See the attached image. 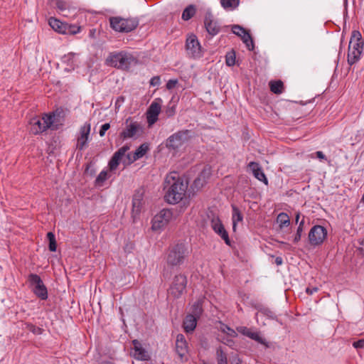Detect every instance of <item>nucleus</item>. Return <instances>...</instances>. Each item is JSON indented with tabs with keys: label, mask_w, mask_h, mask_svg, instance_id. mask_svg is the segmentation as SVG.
<instances>
[{
	"label": "nucleus",
	"mask_w": 364,
	"mask_h": 364,
	"mask_svg": "<svg viewBox=\"0 0 364 364\" xmlns=\"http://www.w3.org/2000/svg\"><path fill=\"white\" fill-rule=\"evenodd\" d=\"M165 200L170 204L179 203L186 196L188 183L180 178L176 171L170 173L165 178Z\"/></svg>",
	"instance_id": "obj_1"
},
{
	"label": "nucleus",
	"mask_w": 364,
	"mask_h": 364,
	"mask_svg": "<svg viewBox=\"0 0 364 364\" xmlns=\"http://www.w3.org/2000/svg\"><path fill=\"white\" fill-rule=\"evenodd\" d=\"M364 42L359 31L354 30L351 33L348 46L347 60L350 65L356 63L360 58L363 50Z\"/></svg>",
	"instance_id": "obj_2"
},
{
	"label": "nucleus",
	"mask_w": 364,
	"mask_h": 364,
	"mask_svg": "<svg viewBox=\"0 0 364 364\" xmlns=\"http://www.w3.org/2000/svg\"><path fill=\"white\" fill-rule=\"evenodd\" d=\"M107 60L112 67L127 70L131 65L136 61L134 55L126 51L114 52L109 53Z\"/></svg>",
	"instance_id": "obj_3"
},
{
	"label": "nucleus",
	"mask_w": 364,
	"mask_h": 364,
	"mask_svg": "<svg viewBox=\"0 0 364 364\" xmlns=\"http://www.w3.org/2000/svg\"><path fill=\"white\" fill-rule=\"evenodd\" d=\"M188 252L186 245L178 243L169 248L167 257V265L171 267H179L187 257Z\"/></svg>",
	"instance_id": "obj_4"
},
{
	"label": "nucleus",
	"mask_w": 364,
	"mask_h": 364,
	"mask_svg": "<svg viewBox=\"0 0 364 364\" xmlns=\"http://www.w3.org/2000/svg\"><path fill=\"white\" fill-rule=\"evenodd\" d=\"M110 27L115 31L119 33H129L134 31L139 25V20L136 18H122L120 16H112L109 18Z\"/></svg>",
	"instance_id": "obj_5"
},
{
	"label": "nucleus",
	"mask_w": 364,
	"mask_h": 364,
	"mask_svg": "<svg viewBox=\"0 0 364 364\" xmlns=\"http://www.w3.org/2000/svg\"><path fill=\"white\" fill-rule=\"evenodd\" d=\"M54 114H45L42 118L38 117L31 119L29 122L30 132L34 135L39 134L51 127L54 122Z\"/></svg>",
	"instance_id": "obj_6"
},
{
	"label": "nucleus",
	"mask_w": 364,
	"mask_h": 364,
	"mask_svg": "<svg viewBox=\"0 0 364 364\" xmlns=\"http://www.w3.org/2000/svg\"><path fill=\"white\" fill-rule=\"evenodd\" d=\"M187 282L185 274L181 273L176 274L167 290L168 294L173 299L180 298L186 290Z\"/></svg>",
	"instance_id": "obj_7"
},
{
	"label": "nucleus",
	"mask_w": 364,
	"mask_h": 364,
	"mask_svg": "<svg viewBox=\"0 0 364 364\" xmlns=\"http://www.w3.org/2000/svg\"><path fill=\"white\" fill-rule=\"evenodd\" d=\"M28 282L32 287L33 294L41 300L48 299V290L41 278L36 274L31 273L28 277Z\"/></svg>",
	"instance_id": "obj_8"
},
{
	"label": "nucleus",
	"mask_w": 364,
	"mask_h": 364,
	"mask_svg": "<svg viewBox=\"0 0 364 364\" xmlns=\"http://www.w3.org/2000/svg\"><path fill=\"white\" fill-rule=\"evenodd\" d=\"M189 130L178 131L171 135L167 139L166 146L169 149L176 150L188 141Z\"/></svg>",
	"instance_id": "obj_9"
},
{
	"label": "nucleus",
	"mask_w": 364,
	"mask_h": 364,
	"mask_svg": "<svg viewBox=\"0 0 364 364\" xmlns=\"http://www.w3.org/2000/svg\"><path fill=\"white\" fill-rule=\"evenodd\" d=\"M186 50L188 55L192 58H200L203 55L202 48L196 35H188L186 41Z\"/></svg>",
	"instance_id": "obj_10"
},
{
	"label": "nucleus",
	"mask_w": 364,
	"mask_h": 364,
	"mask_svg": "<svg viewBox=\"0 0 364 364\" xmlns=\"http://www.w3.org/2000/svg\"><path fill=\"white\" fill-rule=\"evenodd\" d=\"M173 218V212L170 209H162L152 219L151 228L153 230H161L164 229Z\"/></svg>",
	"instance_id": "obj_11"
},
{
	"label": "nucleus",
	"mask_w": 364,
	"mask_h": 364,
	"mask_svg": "<svg viewBox=\"0 0 364 364\" xmlns=\"http://www.w3.org/2000/svg\"><path fill=\"white\" fill-rule=\"evenodd\" d=\"M327 237V230L321 225L313 226L309 232V241L312 246H318L323 244Z\"/></svg>",
	"instance_id": "obj_12"
},
{
	"label": "nucleus",
	"mask_w": 364,
	"mask_h": 364,
	"mask_svg": "<svg viewBox=\"0 0 364 364\" xmlns=\"http://www.w3.org/2000/svg\"><path fill=\"white\" fill-rule=\"evenodd\" d=\"M131 117L126 121V127L121 132L120 136L124 139L139 136L143 132V127L138 122H131Z\"/></svg>",
	"instance_id": "obj_13"
},
{
	"label": "nucleus",
	"mask_w": 364,
	"mask_h": 364,
	"mask_svg": "<svg viewBox=\"0 0 364 364\" xmlns=\"http://www.w3.org/2000/svg\"><path fill=\"white\" fill-rule=\"evenodd\" d=\"M232 31L234 34L241 38L242 42L245 44L249 50H253L255 44L250 33L243 27L239 25H233Z\"/></svg>",
	"instance_id": "obj_14"
},
{
	"label": "nucleus",
	"mask_w": 364,
	"mask_h": 364,
	"mask_svg": "<svg viewBox=\"0 0 364 364\" xmlns=\"http://www.w3.org/2000/svg\"><path fill=\"white\" fill-rule=\"evenodd\" d=\"M90 123L86 122L80 127V134L77 139L76 149L82 151L87 146L90 132Z\"/></svg>",
	"instance_id": "obj_15"
},
{
	"label": "nucleus",
	"mask_w": 364,
	"mask_h": 364,
	"mask_svg": "<svg viewBox=\"0 0 364 364\" xmlns=\"http://www.w3.org/2000/svg\"><path fill=\"white\" fill-rule=\"evenodd\" d=\"M159 102H161V100L160 98H156L151 102L146 111V119L149 126L153 125L158 120V117L161 109Z\"/></svg>",
	"instance_id": "obj_16"
},
{
	"label": "nucleus",
	"mask_w": 364,
	"mask_h": 364,
	"mask_svg": "<svg viewBox=\"0 0 364 364\" xmlns=\"http://www.w3.org/2000/svg\"><path fill=\"white\" fill-rule=\"evenodd\" d=\"M211 227L215 232L220 235L223 240H224L226 245H230L228 233L225 229L224 225L218 217H214L211 220Z\"/></svg>",
	"instance_id": "obj_17"
},
{
	"label": "nucleus",
	"mask_w": 364,
	"mask_h": 364,
	"mask_svg": "<svg viewBox=\"0 0 364 364\" xmlns=\"http://www.w3.org/2000/svg\"><path fill=\"white\" fill-rule=\"evenodd\" d=\"M204 24L207 32L212 36L217 35L220 31V26L218 22L214 20L213 16L210 12L206 13Z\"/></svg>",
	"instance_id": "obj_18"
},
{
	"label": "nucleus",
	"mask_w": 364,
	"mask_h": 364,
	"mask_svg": "<svg viewBox=\"0 0 364 364\" xmlns=\"http://www.w3.org/2000/svg\"><path fill=\"white\" fill-rule=\"evenodd\" d=\"M133 357L138 360H149L150 355L148 351L142 346L141 343L136 339L132 341Z\"/></svg>",
	"instance_id": "obj_19"
},
{
	"label": "nucleus",
	"mask_w": 364,
	"mask_h": 364,
	"mask_svg": "<svg viewBox=\"0 0 364 364\" xmlns=\"http://www.w3.org/2000/svg\"><path fill=\"white\" fill-rule=\"evenodd\" d=\"M129 149V146H123L119 149L112 156L109 161V168L111 171L116 170L118 167L122 158L124 156L125 153Z\"/></svg>",
	"instance_id": "obj_20"
},
{
	"label": "nucleus",
	"mask_w": 364,
	"mask_h": 364,
	"mask_svg": "<svg viewBox=\"0 0 364 364\" xmlns=\"http://www.w3.org/2000/svg\"><path fill=\"white\" fill-rule=\"evenodd\" d=\"M188 343L183 334H178L176 336V352L179 356L181 360L188 353Z\"/></svg>",
	"instance_id": "obj_21"
},
{
	"label": "nucleus",
	"mask_w": 364,
	"mask_h": 364,
	"mask_svg": "<svg viewBox=\"0 0 364 364\" xmlns=\"http://www.w3.org/2000/svg\"><path fill=\"white\" fill-rule=\"evenodd\" d=\"M247 166L257 180L263 182L265 185L268 184V180L259 163L251 161Z\"/></svg>",
	"instance_id": "obj_22"
},
{
	"label": "nucleus",
	"mask_w": 364,
	"mask_h": 364,
	"mask_svg": "<svg viewBox=\"0 0 364 364\" xmlns=\"http://www.w3.org/2000/svg\"><path fill=\"white\" fill-rule=\"evenodd\" d=\"M144 192L142 190H136L132 198V214L134 216L139 215L143 205Z\"/></svg>",
	"instance_id": "obj_23"
},
{
	"label": "nucleus",
	"mask_w": 364,
	"mask_h": 364,
	"mask_svg": "<svg viewBox=\"0 0 364 364\" xmlns=\"http://www.w3.org/2000/svg\"><path fill=\"white\" fill-rule=\"evenodd\" d=\"M198 318L193 314H188L183 323V327L186 333H191L193 332L197 325Z\"/></svg>",
	"instance_id": "obj_24"
},
{
	"label": "nucleus",
	"mask_w": 364,
	"mask_h": 364,
	"mask_svg": "<svg viewBox=\"0 0 364 364\" xmlns=\"http://www.w3.org/2000/svg\"><path fill=\"white\" fill-rule=\"evenodd\" d=\"M210 176V168H204L195 179L193 184L196 187H203L206 183V180Z\"/></svg>",
	"instance_id": "obj_25"
},
{
	"label": "nucleus",
	"mask_w": 364,
	"mask_h": 364,
	"mask_svg": "<svg viewBox=\"0 0 364 364\" xmlns=\"http://www.w3.org/2000/svg\"><path fill=\"white\" fill-rule=\"evenodd\" d=\"M50 26L56 32L64 34L66 23L62 22L55 18H50L48 20Z\"/></svg>",
	"instance_id": "obj_26"
},
{
	"label": "nucleus",
	"mask_w": 364,
	"mask_h": 364,
	"mask_svg": "<svg viewBox=\"0 0 364 364\" xmlns=\"http://www.w3.org/2000/svg\"><path fill=\"white\" fill-rule=\"evenodd\" d=\"M232 228L235 230L237 223L239 222H242L243 220V215L240 210V209L235 205H232Z\"/></svg>",
	"instance_id": "obj_27"
},
{
	"label": "nucleus",
	"mask_w": 364,
	"mask_h": 364,
	"mask_svg": "<svg viewBox=\"0 0 364 364\" xmlns=\"http://www.w3.org/2000/svg\"><path fill=\"white\" fill-rule=\"evenodd\" d=\"M277 222L279 223L280 229L284 227H288L290 225V219L287 213H280L277 218Z\"/></svg>",
	"instance_id": "obj_28"
},
{
	"label": "nucleus",
	"mask_w": 364,
	"mask_h": 364,
	"mask_svg": "<svg viewBox=\"0 0 364 364\" xmlns=\"http://www.w3.org/2000/svg\"><path fill=\"white\" fill-rule=\"evenodd\" d=\"M270 90L274 94H281L284 90V83L281 80L270 81Z\"/></svg>",
	"instance_id": "obj_29"
},
{
	"label": "nucleus",
	"mask_w": 364,
	"mask_h": 364,
	"mask_svg": "<svg viewBox=\"0 0 364 364\" xmlns=\"http://www.w3.org/2000/svg\"><path fill=\"white\" fill-rule=\"evenodd\" d=\"M240 4V0H220L222 7L225 10H234Z\"/></svg>",
	"instance_id": "obj_30"
},
{
	"label": "nucleus",
	"mask_w": 364,
	"mask_h": 364,
	"mask_svg": "<svg viewBox=\"0 0 364 364\" xmlns=\"http://www.w3.org/2000/svg\"><path fill=\"white\" fill-rule=\"evenodd\" d=\"M196 14V9L193 5H189L187 6L182 13V19L188 21L191 19Z\"/></svg>",
	"instance_id": "obj_31"
},
{
	"label": "nucleus",
	"mask_w": 364,
	"mask_h": 364,
	"mask_svg": "<svg viewBox=\"0 0 364 364\" xmlns=\"http://www.w3.org/2000/svg\"><path fill=\"white\" fill-rule=\"evenodd\" d=\"M81 30V26L75 24H69L66 23L65 30H64V34L66 35H75L78 33Z\"/></svg>",
	"instance_id": "obj_32"
},
{
	"label": "nucleus",
	"mask_w": 364,
	"mask_h": 364,
	"mask_svg": "<svg viewBox=\"0 0 364 364\" xmlns=\"http://www.w3.org/2000/svg\"><path fill=\"white\" fill-rule=\"evenodd\" d=\"M216 355L218 364H228L227 355L221 347L217 348Z\"/></svg>",
	"instance_id": "obj_33"
},
{
	"label": "nucleus",
	"mask_w": 364,
	"mask_h": 364,
	"mask_svg": "<svg viewBox=\"0 0 364 364\" xmlns=\"http://www.w3.org/2000/svg\"><path fill=\"white\" fill-rule=\"evenodd\" d=\"M47 238L49 241V250L50 252H55L57 249V242L55 235L52 232H48L47 233Z\"/></svg>",
	"instance_id": "obj_34"
},
{
	"label": "nucleus",
	"mask_w": 364,
	"mask_h": 364,
	"mask_svg": "<svg viewBox=\"0 0 364 364\" xmlns=\"http://www.w3.org/2000/svg\"><path fill=\"white\" fill-rule=\"evenodd\" d=\"M304 220L303 219L301 222H299V226L296 230V232L294 235L293 242L294 243H297L299 241H300L302 235V232L304 231Z\"/></svg>",
	"instance_id": "obj_35"
},
{
	"label": "nucleus",
	"mask_w": 364,
	"mask_h": 364,
	"mask_svg": "<svg viewBox=\"0 0 364 364\" xmlns=\"http://www.w3.org/2000/svg\"><path fill=\"white\" fill-rule=\"evenodd\" d=\"M220 331L232 338L237 337V336L236 331L234 329L225 323L221 324Z\"/></svg>",
	"instance_id": "obj_36"
},
{
	"label": "nucleus",
	"mask_w": 364,
	"mask_h": 364,
	"mask_svg": "<svg viewBox=\"0 0 364 364\" xmlns=\"http://www.w3.org/2000/svg\"><path fill=\"white\" fill-rule=\"evenodd\" d=\"M249 338L258 342L259 343L268 346L265 339L260 336V333L258 331H252Z\"/></svg>",
	"instance_id": "obj_37"
},
{
	"label": "nucleus",
	"mask_w": 364,
	"mask_h": 364,
	"mask_svg": "<svg viewBox=\"0 0 364 364\" xmlns=\"http://www.w3.org/2000/svg\"><path fill=\"white\" fill-rule=\"evenodd\" d=\"M107 178V172L106 171H102L97 176L95 183V186H101Z\"/></svg>",
	"instance_id": "obj_38"
},
{
	"label": "nucleus",
	"mask_w": 364,
	"mask_h": 364,
	"mask_svg": "<svg viewBox=\"0 0 364 364\" xmlns=\"http://www.w3.org/2000/svg\"><path fill=\"white\" fill-rule=\"evenodd\" d=\"M202 313L203 308L200 303L198 301L195 303L192 306V313L191 314H193V316H196V318H199Z\"/></svg>",
	"instance_id": "obj_39"
},
{
	"label": "nucleus",
	"mask_w": 364,
	"mask_h": 364,
	"mask_svg": "<svg viewBox=\"0 0 364 364\" xmlns=\"http://www.w3.org/2000/svg\"><path fill=\"white\" fill-rule=\"evenodd\" d=\"M26 328L36 335H41L43 333V329L35 326L33 323H26Z\"/></svg>",
	"instance_id": "obj_40"
},
{
	"label": "nucleus",
	"mask_w": 364,
	"mask_h": 364,
	"mask_svg": "<svg viewBox=\"0 0 364 364\" xmlns=\"http://www.w3.org/2000/svg\"><path fill=\"white\" fill-rule=\"evenodd\" d=\"M259 312L263 314L264 316H267L271 319H277V316L269 308L263 307L259 310Z\"/></svg>",
	"instance_id": "obj_41"
},
{
	"label": "nucleus",
	"mask_w": 364,
	"mask_h": 364,
	"mask_svg": "<svg viewBox=\"0 0 364 364\" xmlns=\"http://www.w3.org/2000/svg\"><path fill=\"white\" fill-rule=\"evenodd\" d=\"M225 63L228 66H233L235 64V53L234 51L226 55Z\"/></svg>",
	"instance_id": "obj_42"
},
{
	"label": "nucleus",
	"mask_w": 364,
	"mask_h": 364,
	"mask_svg": "<svg viewBox=\"0 0 364 364\" xmlns=\"http://www.w3.org/2000/svg\"><path fill=\"white\" fill-rule=\"evenodd\" d=\"M53 2L56 8L63 11L68 9V5L63 0H53Z\"/></svg>",
	"instance_id": "obj_43"
},
{
	"label": "nucleus",
	"mask_w": 364,
	"mask_h": 364,
	"mask_svg": "<svg viewBox=\"0 0 364 364\" xmlns=\"http://www.w3.org/2000/svg\"><path fill=\"white\" fill-rule=\"evenodd\" d=\"M149 145L147 144H142L136 149V151H137L139 156L142 158L149 151Z\"/></svg>",
	"instance_id": "obj_44"
},
{
	"label": "nucleus",
	"mask_w": 364,
	"mask_h": 364,
	"mask_svg": "<svg viewBox=\"0 0 364 364\" xmlns=\"http://www.w3.org/2000/svg\"><path fill=\"white\" fill-rule=\"evenodd\" d=\"M237 331L241 334L246 336L247 337H250L251 332L252 331L251 328H247L246 326H239L237 328Z\"/></svg>",
	"instance_id": "obj_45"
},
{
	"label": "nucleus",
	"mask_w": 364,
	"mask_h": 364,
	"mask_svg": "<svg viewBox=\"0 0 364 364\" xmlns=\"http://www.w3.org/2000/svg\"><path fill=\"white\" fill-rule=\"evenodd\" d=\"M149 83H150L151 86H154V87L159 85L161 83L160 76H159V75L154 76L153 77L151 78Z\"/></svg>",
	"instance_id": "obj_46"
},
{
	"label": "nucleus",
	"mask_w": 364,
	"mask_h": 364,
	"mask_svg": "<svg viewBox=\"0 0 364 364\" xmlns=\"http://www.w3.org/2000/svg\"><path fill=\"white\" fill-rule=\"evenodd\" d=\"M177 84H178L177 79H171L167 82L166 87L168 90H172L173 88H174L176 87V85Z\"/></svg>",
	"instance_id": "obj_47"
},
{
	"label": "nucleus",
	"mask_w": 364,
	"mask_h": 364,
	"mask_svg": "<svg viewBox=\"0 0 364 364\" xmlns=\"http://www.w3.org/2000/svg\"><path fill=\"white\" fill-rule=\"evenodd\" d=\"M110 128L109 123H105L102 124L100 127L99 134L100 136H103L105 134V132Z\"/></svg>",
	"instance_id": "obj_48"
},
{
	"label": "nucleus",
	"mask_w": 364,
	"mask_h": 364,
	"mask_svg": "<svg viewBox=\"0 0 364 364\" xmlns=\"http://www.w3.org/2000/svg\"><path fill=\"white\" fill-rule=\"evenodd\" d=\"M75 58V54L74 53H69L67 55L64 56L65 61H71V66H74L75 64L74 63V58Z\"/></svg>",
	"instance_id": "obj_49"
},
{
	"label": "nucleus",
	"mask_w": 364,
	"mask_h": 364,
	"mask_svg": "<svg viewBox=\"0 0 364 364\" xmlns=\"http://www.w3.org/2000/svg\"><path fill=\"white\" fill-rule=\"evenodd\" d=\"M353 346L355 348H364V339L353 342Z\"/></svg>",
	"instance_id": "obj_50"
},
{
	"label": "nucleus",
	"mask_w": 364,
	"mask_h": 364,
	"mask_svg": "<svg viewBox=\"0 0 364 364\" xmlns=\"http://www.w3.org/2000/svg\"><path fill=\"white\" fill-rule=\"evenodd\" d=\"M176 109L174 106L168 107L166 110V115L170 117L175 114Z\"/></svg>",
	"instance_id": "obj_51"
},
{
	"label": "nucleus",
	"mask_w": 364,
	"mask_h": 364,
	"mask_svg": "<svg viewBox=\"0 0 364 364\" xmlns=\"http://www.w3.org/2000/svg\"><path fill=\"white\" fill-rule=\"evenodd\" d=\"M127 156L132 163L141 158V156H139V153L136 151L134 152L132 158L129 157V155H128Z\"/></svg>",
	"instance_id": "obj_52"
},
{
	"label": "nucleus",
	"mask_w": 364,
	"mask_h": 364,
	"mask_svg": "<svg viewBox=\"0 0 364 364\" xmlns=\"http://www.w3.org/2000/svg\"><path fill=\"white\" fill-rule=\"evenodd\" d=\"M318 290V287H307L306 289V292L309 294L312 295L314 293L316 292Z\"/></svg>",
	"instance_id": "obj_53"
},
{
	"label": "nucleus",
	"mask_w": 364,
	"mask_h": 364,
	"mask_svg": "<svg viewBox=\"0 0 364 364\" xmlns=\"http://www.w3.org/2000/svg\"><path fill=\"white\" fill-rule=\"evenodd\" d=\"M90 167H91V163H90L89 164L87 165V167L85 169V173H90V176H93L95 173V171L93 168L90 169Z\"/></svg>",
	"instance_id": "obj_54"
},
{
	"label": "nucleus",
	"mask_w": 364,
	"mask_h": 364,
	"mask_svg": "<svg viewBox=\"0 0 364 364\" xmlns=\"http://www.w3.org/2000/svg\"><path fill=\"white\" fill-rule=\"evenodd\" d=\"M316 155L321 160H326V157L325 154L321 151H316Z\"/></svg>",
	"instance_id": "obj_55"
},
{
	"label": "nucleus",
	"mask_w": 364,
	"mask_h": 364,
	"mask_svg": "<svg viewBox=\"0 0 364 364\" xmlns=\"http://www.w3.org/2000/svg\"><path fill=\"white\" fill-rule=\"evenodd\" d=\"M231 364H242V360L240 359L238 356H236L232 358Z\"/></svg>",
	"instance_id": "obj_56"
},
{
	"label": "nucleus",
	"mask_w": 364,
	"mask_h": 364,
	"mask_svg": "<svg viewBox=\"0 0 364 364\" xmlns=\"http://www.w3.org/2000/svg\"><path fill=\"white\" fill-rule=\"evenodd\" d=\"M275 263L277 264V265H281L283 263V259L281 257H277L275 258Z\"/></svg>",
	"instance_id": "obj_57"
},
{
	"label": "nucleus",
	"mask_w": 364,
	"mask_h": 364,
	"mask_svg": "<svg viewBox=\"0 0 364 364\" xmlns=\"http://www.w3.org/2000/svg\"><path fill=\"white\" fill-rule=\"evenodd\" d=\"M224 343L230 346L234 344V341L232 339H227V341Z\"/></svg>",
	"instance_id": "obj_58"
},
{
	"label": "nucleus",
	"mask_w": 364,
	"mask_h": 364,
	"mask_svg": "<svg viewBox=\"0 0 364 364\" xmlns=\"http://www.w3.org/2000/svg\"><path fill=\"white\" fill-rule=\"evenodd\" d=\"M299 218H300V213L297 212L296 214V217H295V222H296V223H298Z\"/></svg>",
	"instance_id": "obj_59"
},
{
	"label": "nucleus",
	"mask_w": 364,
	"mask_h": 364,
	"mask_svg": "<svg viewBox=\"0 0 364 364\" xmlns=\"http://www.w3.org/2000/svg\"><path fill=\"white\" fill-rule=\"evenodd\" d=\"M99 364H114L110 361H102L101 363H100Z\"/></svg>",
	"instance_id": "obj_60"
},
{
	"label": "nucleus",
	"mask_w": 364,
	"mask_h": 364,
	"mask_svg": "<svg viewBox=\"0 0 364 364\" xmlns=\"http://www.w3.org/2000/svg\"><path fill=\"white\" fill-rule=\"evenodd\" d=\"M167 274H167L166 272H165V271L163 272V276H164V277H166V276H167Z\"/></svg>",
	"instance_id": "obj_61"
},
{
	"label": "nucleus",
	"mask_w": 364,
	"mask_h": 364,
	"mask_svg": "<svg viewBox=\"0 0 364 364\" xmlns=\"http://www.w3.org/2000/svg\"><path fill=\"white\" fill-rule=\"evenodd\" d=\"M362 200L364 201V193H363V196Z\"/></svg>",
	"instance_id": "obj_62"
}]
</instances>
